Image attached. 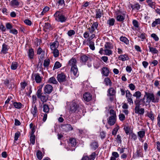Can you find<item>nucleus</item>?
<instances>
[{"mask_svg":"<svg viewBox=\"0 0 160 160\" xmlns=\"http://www.w3.org/2000/svg\"><path fill=\"white\" fill-rule=\"evenodd\" d=\"M145 94L144 97L146 96V103L149 104L151 102H159V98H155L153 93L152 92H145Z\"/></svg>","mask_w":160,"mask_h":160,"instance_id":"f257e3e1","label":"nucleus"},{"mask_svg":"<svg viewBox=\"0 0 160 160\" xmlns=\"http://www.w3.org/2000/svg\"><path fill=\"white\" fill-rule=\"evenodd\" d=\"M81 108L74 102H72L70 105L69 112L70 113L75 112L78 113L82 111Z\"/></svg>","mask_w":160,"mask_h":160,"instance_id":"f03ea898","label":"nucleus"},{"mask_svg":"<svg viewBox=\"0 0 160 160\" xmlns=\"http://www.w3.org/2000/svg\"><path fill=\"white\" fill-rule=\"evenodd\" d=\"M54 16L56 20L62 22H65L67 19V18L59 11H57Z\"/></svg>","mask_w":160,"mask_h":160,"instance_id":"7ed1b4c3","label":"nucleus"},{"mask_svg":"<svg viewBox=\"0 0 160 160\" xmlns=\"http://www.w3.org/2000/svg\"><path fill=\"white\" fill-rule=\"evenodd\" d=\"M116 93V91L114 88H111L108 91L107 96L109 97L111 101H112L114 98V96Z\"/></svg>","mask_w":160,"mask_h":160,"instance_id":"20e7f679","label":"nucleus"},{"mask_svg":"<svg viewBox=\"0 0 160 160\" xmlns=\"http://www.w3.org/2000/svg\"><path fill=\"white\" fill-rule=\"evenodd\" d=\"M145 97H144L139 99H136L134 101V103L136 105V106H140V105L144 106L145 104L147 105L148 103H146V102L145 101Z\"/></svg>","mask_w":160,"mask_h":160,"instance_id":"39448f33","label":"nucleus"},{"mask_svg":"<svg viewBox=\"0 0 160 160\" xmlns=\"http://www.w3.org/2000/svg\"><path fill=\"white\" fill-rule=\"evenodd\" d=\"M57 79L60 83L64 82L67 81L66 76L63 73L59 74L57 75Z\"/></svg>","mask_w":160,"mask_h":160,"instance_id":"423d86ee","label":"nucleus"},{"mask_svg":"<svg viewBox=\"0 0 160 160\" xmlns=\"http://www.w3.org/2000/svg\"><path fill=\"white\" fill-rule=\"evenodd\" d=\"M126 97L128 102L129 103L130 105L131 104H133V102L132 99V94L128 90H127L126 91Z\"/></svg>","mask_w":160,"mask_h":160,"instance_id":"0eeeda50","label":"nucleus"},{"mask_svg":"<svg viewBox=\"0 0 160 160\" xmlns=\"http://www.w3.org/2000/svg\"><path fill=\"white\" fill-rule=\"evenodd\" d=\"M53 87L50 84H47L44 87V93L45 94H50L53 90Z\"/></svg>","mask_w":160,"mask_h":160,"instance_id":"6e6552de","label":"nucleus"},{"mask_svg":"<svg viewBox=\"0 0 160 160\" xmlns=\"http://www.w3.org/2000/svg\"><path fill=\"white\" fill-rule=\"evenodd\" d=\"M98 27V23L97 22H95L93 23L91 27L88 28L89 32L90 33H92L95 31V29H97Z\"/></svg>","mask_w":160,"mask_h":160,"instance_id":"1a4fd4ad","label":"nucleus"},{"mask_svg":"<svg viewBox=\"0 0 160 160\" xmlns=\"http://www.w3.org/2000/svg\"><path fill=\"white\" fill-rule=\"evenodd\" d=\"M77 60L74 58H72L68 62V66L75 67L77 66Z\"/></svg>","mask_w":160,"mask_h":160,"instance_id":"9d476101","label":"nucleus"},{"mask_svg":"<svg viewBox=\"0 0 160 160\" xmlns=\"http://www.w3.org/2000/svg\"><path fill=\"white\" fill-rule=\"evenodd\" d=\"M61 127L63 130L66 132L69 131L73 130V128L69 124H65L62 125Z\"/></svg>","mask_w":160,"mask_h":160,"instance_id":"9b49d317","label":"nucleus"},{"mask_svg":"<svg viewBox=\"0 0 160 160\" xmlns=\"http://www.w3.org/2000/svg\"><path fill=\"white\" fill-rule=\"evenodd\" d=\"M140 106H135L134 108L135 112L141 115L143 114L145 112L143 108H140Z\"/></svg>","mask_w":160,"mask_h":160,"instance_id":"f8f14e48","label":"nucleus"},{"mask_svg":"<svg viewBox=\"0 0 160 160\" xmlns=\"http://www.w3.org/2000/svg\"><path fill=\"white\" fill-rule=\"evenodd\" d=\"M59 45V42L57 41H55L53 42L50 43V48L52 50L57 49L58 48Z\"/></svg>","mask_w":160,"mask_h":160,"instance_id":"ddd939ff","label":"nucleus"},{"mask_svg":"<svg viewBox=\"0 0 160 160\" xmlns=\"http://www.w3.org/2000/svg\"><path fill=\"white\" fill-rule=\"evenodd\" d=\"M83 98L85 101L89 102L92 99V95L90 93L87 92L83 94Z\"/></svg>","mask_w":160,"mask_h":160,"instance_id":"4468645a","label":"nucleus"},{"mask_svg":"<svg viewBox=\"0 0 160 160\" xmlns=\"http://www.w3.org/2000/svg\"><path fill=\"white\" fill-rule=\"evenodd\" d=\"M89 42V43H86V41L85 40L83 42V44L85 45L87 44V45H89L90 47V48L92 50H95V47L94 46V42L92 41H90Z\"/></svg>","mask_w":160,"mask_h":160,"instance_id":"2eb2a0df","label":"nucleus"},{"mask_svg":"<svg viewBox=\"0 0 160 160\" xmlns=\"http://www.w3.org/2000/svg\"><path fill=\"white\" fill-rule=\"evenodd\" d=\"M116 118L113 117H110L108 119V124L110 126L114 125L116 121Z\"/></svg>","mask_w":160,"mask_h":160,"instance_id":"dca6fc26","label":"nucleus"},{"mask_svg":"<svg viewBox=\"0 0 160 160\" xmlns=\"http://www.w3.org/2000/svg\"><path fill=\"white\" fill-rule=\"evenodd\" d=\"M31 112L34 117H36L37 115L38 110L36 105L32 106Z\"/></svg>","mask_w":160,"mask_h":160,"instance_id":"f3484780","label":"nucleus"},{"mask_svg":"<svg viewBox=\"0 0 160 160\" xmlns=\"http://www.w3.org/2000/svg\"><path fill=\"white\" fill-rule=\"evenodd\" d=\"M148 46L150 52L153 54H157L158 53V50H157L156 48L152 47L151 46V44L150 42L148 43Z\"/></svg>","mask_w":160,"mask_h":160,"instance_id":"a211bd4d","label":"nucleus"},{"mask_svg":"<svg viewBox=\"0 0 160 160\" xmlns=\"http://www.w3.org/2000/svg\"><path fill=\"white\" fill-rule=\"evenodd\" d=\"M71 72L75 76H77L78 74V70L77 66L72 67L71 68Z\"/></svg>","mask_w":160,"mask_h":160,"instance_id":"6ab92c4d","label":"nucleus"},{"mask_svg":"<svg viewBox=\"0 0 160 160\" xmlns=\"http://www.w3.org/2000/svg\"><path fill=\"white\" fill-rule=\"evenodd\" d=\"M96 17V18H100L103 15V11L100 9H97L95 10Z\"/></svg>","mask_w":160,"mask_h":160,"instance_id":"aec40b11","label":"nucleus"},{"mask_svg":"<svg viewBox=\"0 0 160 160\" xmlns=\"http://www.w3.org/2000/svg\"><path fill=\"white\" fill-rule=\"evenodd\" d=\"M121 12L119 11H117L116 12V15L117 16V19L118 21L122 22L124 19V17L122 15H120Z\"/></svg>","mask_w":160,"mask_h":160,"instance_id":"412c9836","label":"nucleus"},{"mask_svg":"<svg viewBox=\"0 0 160 160\" xmlns=\"http://www.w3.org/2000/svg\"><path fill=\"white\" fill-rule=\"evenodd\" d=\"M9 49V46L5 43H4L2 44V48L1 52L3 54H5L7 53V52Z\"/></svg>","mask_w":160,"mask_h":160,"instance_id":"4be33fe9","label":"nucleus"},{"mask_svg":"<svg viewBox=\"0 0 160 160\" xmlns=\"http://www.w3.org/2000/svg\"><path fill=\"white\" fill-rule=\"evenodd\" d=\"M80 62L82 63H85L88 59L89 57L88 56L83 54L80 57Z\"/></svg>","mask_w":160,"mask_h":160,"instance_id":"5701e85b","label":"nucleus"},{"mask_svg":"<svg viewBox=\"0 0 160 160\" xmlns=\"http://www.w3.org/2000/svg\"><path fill=\"white\" fill-rule=\"evenodd\" d=\"M109 73L108 69L106 67L102 68V74L105 76H108Z\"/></svg>","mask_w":160,"mask_h":160,"instance_id":"b1692460","label":"nucleus"},{"mask_svg":"<svg viewBox=\"0 0 160 160\" xmlns=\"http://www.w3.org/2000/svg\"><path fill=\"white\" fill-rule=\"evenodd\" d=\"M118 59L119 60L124 61L128 60L129 58L127 54H124L120 55L118 57Z\"/></svg>","mask_w":160,"mask_h":160,"instance_id":"393cba45","label":"nucleus"},{"mask_svg":"<svg viewBox=\"0 0 160 160\" xmlns=\"http://www.w3.org/2000/svg\"><path fill=\"white\" fill-rule=\"evenodd\" d=\"M20 3L17 0H12L10 3V5L13 7H18Z\"/></svg>","mask_w":160,"mask_h":160,"instance_id":"a878e982","label":"nucleus"},{"mask_svg":"<svg viewBox=\"0 0 160 160\" xmlns=\"http://www.w3.org/2000/svg\"><path fill=\"white\" fill-rule=\"evenodd\" d=\"M35 79L36 82L37 83H40L42 81V78L38 73H36L34 75Z\"/></svg>","mask_w":160,"mask_h":160,"instance_id":"bb28decb","label":"nucleus"},{"mask_svg":"<svg viewBox=\"0 0 160 160\" xmlns=\"http://www.w3.org/2000/svg\"><path fill=\"white\" fill-rule=\"evenodd\" d=\"M90 146L92 149L95 150L98 147V145L97 142H93L91 144Z\"/></svg>","mask_w":160,"mask_h":160,"instance_id":"cd10ccee","label":"nucleus"},{"mask_svg":"<svg viewBox=\"0 0 160 160\" xmlns=\"http://www.w3.org/2000/svg\"><path fill=\"white\" fill-rule=\"evenodd\" d=\"M34 55V50L32 48H30L28 52V56L30 59H32L33 58Z\"/></svg>","mask_w":160,"mask_h":160,"instance_id":"c85d7f7f","label":"nucleus"},{"mask_svg":"<svg viewBox=\"0 0 160 160\" xmlns=\"http://www.w3.org/2000/svg\"><path fill=\"white\" fill-rule=\"evenodd\" d=\"M38 98L40 99L41 102L44 103L47 101L48 99V96L47 95H42Z\"/></svg>","mask_w":160,"mask_h":160,"instance_id":"c756f323","label":"nucleus"},{"mask_svg":"<svg viewBox=\"0 0 160 160\" xmlns=\"http://www.w3.org/2000/svg\"><path fill=\"white\" fill-rule=\"evenodd\" d=\"M69 145L72 147H75L76 145V139L73 138H70L69 139Z\"/></svg>","mask_w":160,"mask_h":160,"instance_id":"7c9ffc66","label":"nucleus"},{"mask_svg":"<svg viewBox=\"0 0 160 160\" xmlns=\"http://www.w3.org/2000/svg\"><path fill=\"white\" fill-rule=\"evenodd\" d=\"M48 82L49 83L55 84H57L58 83L55 78L54 77L50 78L48 80Z\"/></svg>","mask_w":160,"mask_h":160,"instance_id":"2f4dec72","label":"nucleus"},{"mask_svg":"<svg viewBox=\"0 0 160 160\" xmlns=\"http://www.w3.org/2000/svg\"><path fill=\"white\" fill-rule=\"evenodd\" d=\"M137 155L138 157H143V154L142 152V148H138L137 149Z\"/></svg>","mask_w":160,"mask_h":160,"instance_id":"473e14b6","label":"nucleus"},{"mask_svg":"<svg viewBox=\"0 0 160 160\" xmlns=\"http://www.w3.org/2000/svg\"><path fill=\"white\" fill-rule=\"evenodd\" d=\"M120 40L124 42V43L126 44H129V41L128 40V39L125 37L121 36L120 38Z\"/></svg>","mask_w":160,"mask_h":160,"instance_id":"72a5a7b5","label":"nucleus"},{"mask_svg":"<svg viewBox=\"0 0 160 160\" xmlns=\"http://www.w3.org/2000/svg\"><path fill=\"white\" fill-rule=\"evenodd\" d=\"M50 60L49 59H46L44 60L43 66L47 69L48 68V66L50 64Z\"/></svg>","mask_w":160,"mask_h":160,"instance_id":"f704fd0d","label":"nucleus"},{"mask_svg":"<svg viewBox=\"0 0 160 160\" xmlns=\"http://www.w3.org/2000/svg\"><path fill=\"white\" fill-rule=\"evenodd\" d=\"M104 47L105 49H112L113 48V47L111 43L109 42H106L104 45Z\"/></svg>","mask_w":160,"mask_h":160,"instance_id":"c9c22d12","label":"nucleus"},{"mask_svg":"<svg viewBox=\"0 0 160 160\" xmlns=\"http://www.w3.org/2000/svg\"><path fill=\"white\" fill-rule=\"evenodd\" d=\"M104 82L105 83V84L106 85L108 86L109 85L110 86H111L112 82L108 78H106L104 79Z\"/></svg>","mask_w":160,"mask_h":160,"instance_id":"e433bc0d","label":"nucleus"},{"mask_svg":"<svg viewBox=\"0 0 160 160\" xmlns=\"http://www.w3.org/2000/svg\"><path fill=\"white\" fill-rule=\"evenodd\" d=\"M146 34L144 33H142L139 34L138 35V37L141 38V41H143L146 39Z\"/></svg>","mask_w":160,"mask_h":160,"instance_id":"4c0bfd02","label":"nucleus"},{"mask_svg":"<svg viewBox=\"0 0 160 160\" xmlns=\"http://www.w3.org/2000/svg\"><path fill=\"white\" fill-rule=\"evenodd\" d=\"M4 84L8 88L10 89L12 88V85L10 84L9 81L8 79H6L4 80Z\"/></svg>","mask_w":160,"mask_h":160,"instance_id":"58836bf2","label":"nucleus"},{"mask_svg":"<svg viewBox=\"0 0 160 160\" xmlns=\"http://www.w3.org/2000/svg\"><path fill=\"white\" fill-rule=\"evenodd\" d=\"M141 93L139 91L135 92L133 95V97H136V99H138L141 97Z\"/></svg>","mask_w":160,"mask_h":160,"instance_id":"ea45409f","label":"nucleus"},{"mask_svg":"<svg viewBox=\"0 0 160 160\" xmlns=\"http://www.w3.org/2000/svg\"><path fill=\"white\" fill-rule=\"evenodd\" d=\"M160 24V18H158L155 19L152 24V27H155L157 25Z\"/></svg>","mask_w":160,"mask_h":160,"instance_id":"a19ab883","label":"nucleus"},{"mask_svg":"<svg viewBox=\"0 0 160 160\" xmlns=\"http://www.w3.org/2000/svg\"><path fill=\"white\" fill-rule=\"evenodd\" d=\"M131 7L132 10L136 9L137 10H138L140 9V5L139 3H137L134 5H131Z\"/></svg>","mask_w":160,"mask_h":160,"instance_id":"79ce46f5","label":"nucleus"},{"mask_svg":"<svg viewBox=\"0 0 160 160\" xmlns=\"http://www.w3.org/2000/svg\"><path fill=\"white\" fill-rule=\"evenodd\" d=\"M18 66V64L17 62H13L11 65V68L12 70H15L17 68Z\"/></svg>","mask_w":160,"mask_h":160,"instance_id":"37998d69","label":"nucleus"},{"mask_svg":"<svg viewBox=\"0 0 160 160\" xmlns=\"http://www.w3.org/2000/svg\"><path fill=\"white\" fill-rule=\"evenodd\" d=\"M61 67V64L59 62L57 61L56 62L54 65L53 67V70H54L56 69H57Z\"/></svg>","mask_w":160,"mask_h":160,"instance_id":"c03bdc74","label":"nucleus"},{"mask_svg":"<svg viewBox=\"0 0 160 160\" xmlns=\"http://www.w3.org/2000/svg\"><path fill=\"white\" fill-rule=\"evenodd\" d=\"M146 2L148 5L151 8H155V3L154 2H153L151 0H147Z\"/></svg>","mask_w":160,"mask_h":160,"instance_id":"a18cd8bd","label":"nucleus"},{"mask_svg":"<svg viewBox=\"0 0 160 160\" xmlns=\"http://www.w3.org/2000/svg\"><path fill=\"white\" fill-rule=\"evenodd\" d=\"M13 105L15 108L17 109H20L22 107V104L19 102H15L13 103Z\"/></svg>","mask_w":160,"mask_h":160,"instance_id":"49530a36","label":"nucleus"},{"mask_svg":"<svg viewBox=\"0 0 160 160\" xmlns=\"http://www.w3.org/2000/svg\"><path fill=\"white\" fill-rule=\"evenodd\" d=\"M104 54L106 55L110 56L112 54V51L110 49H105L104 50Z\"/></svg>","mask_w":160,"mask_h":160,"instance_id":"de8ad7c7","label":"nucleus"},{"mask_svg":"<svg viewBox=\"0 0 160 160\" xmlns=\"http://www.w3.org/2000/svg\"><path fill=\"white\" fill-rule=\"evenodd\" d=\"M145 131L143 130L138 132V136L140 138H142L145 134Z\"/></svg>","mask_w":160,"mask_h":160,"instance_id":"09e8293b","label":"nucleus"},{"mask_svg":"<svg viewBox=\"0 0 160 160\" xmlns=\"http://www.w3.org/2000/svg\"><path fill=\"white\" fill-rule=\"evenodd\" d=\"M43 112L46 113L48 112L49 110V108L48 105L46 104H44L43 105Z\"/></svg>","mask_w":160,"mask_h":160,"instance_id":"8fccbe9b","label":"nucleus"},{"mask_svg":"<svg viewBox=\"0 0 160 160\" xmlns=\"http://www.w3.org/2000/svg\"><path fill=\"white\" fill-rule=\"evenodd\" d=\"M148 116L152 121H153L154 119V114L152 111L147 113Z\"/></svg>","mask_w":160,"mask_h":160,"instance_id":"3c124183","label":"nucleus"},{"mask_svg":"<svg viewBox=\"0 0 160 160\" xmlns=\"http://www.w3.org/2000/svg\"><path fill=\"white\" fill-rule=\"evenodd\" d=\"M52 52L53 54V56L55 58H57L58 57L59 55V52L57 49L52 50Z\"/></svg>","mask_w":160,"mask_h":160,"instance_id":"603ef678","label":"nucleus"},{"mask_svg":"<svg viewBox=\"0 0 160 160\" xmlns=\"http://www.w3.org/2000/svg\"><path fill=\"white\" fill-rule=\"evenodd\" d=\"M35 135H31V136L30 137V141L31 143L33 145L35 143Z\"/></svg>","mask_w":160,"mask_h":160,"instance_id":"864d4df0","label":"nucleus"},{"mask_svg":"<svg viewBox=\"0 0 160 160\" xmlns=\"http://www.w3.org/2000/svg\"><path fill=\"white\" fill-rule=\"evenodd\" d=\"M42 152L40 151H38L37 153V156L38 158L39 159L41 160L42 158Z\"/></svg>","mask_w":160,"mask_h":160,"instance_id":"5fc2aeb1","label":"nucleus"},{"mask_svg":"<svg viewBox=\"0 0 160 160\" xmlns=\"http://www.w3.org/2000/svg\"><path fill=\"white\" fill-rule=\"evenodd\" d=\"M115 21L114 19L112 18L108 21V23L110 26H112L114 25Z\"/></svg>","mask_w":160,"mask_h":160,"instance_id":"6e6d98bb","label":"nucleus"},{"mask_svg":"<svg viewBox=\"0 0 160 160\" xmlns=\"http://www.w3.org/2000/svg\"><path fill=\"white\" fill-rule=\"evenodd\" d=\"M42 90L41 88H39L38 89L37 92V95L38 98H39L42 95Z\"/></svg>","mask_w":160,"mask_h":160,"instance_id":"4d7b16f0","label":"nucleus"},{"mask_svg":"<svg viewBox=\"0 0 160 160\" xmlns=\"http://www.w3.org/2000/svg\"><path fill=\"white\" fill-rule=\"evenodd\" d=\"M110 113L111 115L110 117H113L114 118H116V113L114 110L113 109H111L110 110Z\"/></svg>","mask_w":160,"mask_h":160,"instance_id":"13d9d810","label":"nucleus"},{"mask_svg":"<svg viewBox=\"0 0 160 160\" xmlns=\"http://www.w3.org/2000/svg\"><path fill=\"white\" fill-rule=\"evenodd\" d=\"M151 37L153 38L155 41H158L159 40L158 37L155 33L151 34Z\"/></svg>","mask_w":160,"mask_h":160,"instance_id":"bf43d9fd","label":"nucleus"},{"mask_svg":"<svg viewBox=\"0 0 160 160\" xmlns=\"http://www.w3.org/2000/svg\"><path fill=\"white\" fill-rule=\"evenodd\" d=\"M119 128V126H117V127L115 128L112 131V134L114 135H115L116 134Z\"/></svg>","mask_w":160,"mask_h":160,"instance_id":"052dcab7","label":"nucleus"},{"mask_svg":"<svg viewBox=\"0 0 160 160\" xmlns=\"http://www.w3.org/2000/svg\"><path fill=\"white\" fill-rule=\"evenodd\" d=\"M27 84L26 82H24L21 83V86L22 88L21 90H24Z\"/></svg>","mask_w":160,"mask_h":160,"instance_id":"680f3d73","label":"nucleus"},{"mask_svg":"<svg viewBox=\"0 0 160 160\" xmlns=\"http://www.w3.org/2000/svg\"><path fill=\"white\" fill-rule=\"evenodd\" d=\"M20 135V133L18 132L15 133L14 136V140L17 141Z\"/></svg>","mask_w":160,"mask_h":160,"instance_id":"e2e57ef3","label":"nucleus"},{"mask_svg":"<svg viewBox=\"0 0 160 160\" xmlns=\"http://www.w3.org/2000/svg\"><path fill=\"white\" fill-rule=\"evenodd\" d=\"M96 153L95 152H93L90 156V160H94L95 158Z\"/></svg>","mask_w":160,"mask_h":160,"instance_id":"0e129e2a","label":"nucleus"},{"mask_svg":"<svg viewBox=\"0 0 160 160\" xmlns=\"http://www.w3.org/2000/svg\"><path fill=\"white\" fill-rule=\"evenodd\" d=\"M131 138L133 139L134 140H136L137 139V136L136 134L133 133L131 132L130 134Z\"/></svg>","mask_w":160,"mask_h":160,"instance_id":"69168bd1","label":"nucleus"},{"mask_svg":"<svg viewBox=\"0 0 160 160\" xmlns=\"http://www.w3.org/2000/svg\"><path fill=\"white\" fill-rule=\"evenodd\" d=\"M119 119L121 121H123L125 119V116L123 114H120L119 116Z\"/></svg>","mask_w":160,"mask_h":160,"instance_id":"338daca9","label":"nucleus"},{"mask_svg":"<svg viewBox=\"0 0 160 160\" xmlns=\"http://www.w3.org/2000/svg\"><path fill=\"white\" fill-rule=\"evenodd\" d=\"M132 23L134 26L136 28H138L139 27L138 22L136 20H134L132 21Z\"/></svg>","mask_w":160,"mask_h":160,"instance_id":"774afa93","label":"nucleus"}]
</instances>
